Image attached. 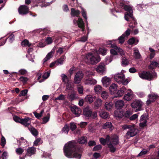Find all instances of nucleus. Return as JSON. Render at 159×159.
<instances>
[{
    "label": "nucleus",
    "instance_id": "1",
    "mask_svg": "<svg viewBox=\"0 0 159 159\" xmlns=\"http://www.w3.org/2000/svg\"><path fill=\"white\" fill-rule=\"evenodd\" d=\"M75 145V142L74 141H70L66 144L63 148L64 154L69 158L75 157L80 159L81 155L79 150L76 148Z\"/></svg>",
    "mask_w": 159,
    "mask_h": 159
},
{
    "label": "nucleus",
    "instance_id": "2",
    "mask_svg": "<svg viewBox=\"0 0 159 159\" xmlns=\"http://www.w3.org/2000/svg\"><path fill=\"white\" fill-rule=\"evenodd\" d=\"M110 139V137L109 135H108L105 139L103 138H100V141L101 143L103 145H105L106 143H107V144L111 152H115L116 149L113 144L116 145L118 144V138L116 135H114L111 136V141L109 142Z\"/></svg>",
    "mask_w": 159,
    "mask_h": 159
},
{
    "label": "nucleus",
    "instance_id": "3",
    "mask_svg": "<svg viewBox=\"0 0 159 159\" xmlns=\"http://www.w3.org/2000/svg\"><path fill=\"white\" fill-rule=\"evenodd\" d=\"M84 61L88 64L94 65L100 61L99 57L94 52H90L84 56Z\"/></svg>",
    "mask_w": 159,
    "mask_h": 159
},
{
    "label": "nucleus",
    "instance_id": "4",
    "mask_svg": "<svg viewBox=\"0 0 159 159\" xmlns=\"http://www.w3.org/2000/svg\"><path fill=\"white\" fill-rule=\"evenodd\" d=\"M123 8L125 11H127L125 13L124 18L127 21H129L130 18L134 20V18L133 16V15L132 7L129 5H125L124 6Z\"/></svg>",
    "mask_w": 159,
    "mask_h": 159
},
{
    "label": "nucleus",
    "instance_id": "5",
    "mask_svg": "<svg viewBox=\"0 0 159 159\" xmlns=\"http://www.w3.org/2000/svg\"><path fill=\"white\" fill-rule=\"evenodd\" d=\"M144 104L141 100H136L131 103V106L133 108L136 109V111H138L142 110V107Z\"/></svg>",
    "mask_w": 159,
    "mask_h": 159
},
{
    "label": "nucleus",
    "instance_id": "6",
    "mask_svg": "<svg viewBox=\"0 0 159 159\" xmlns=\"http://www.w3.org/2000/svg\"><path fill=\"white\" fill-rule=\"evenodd\" d=\"M156 73H152V74L148 72H143L139 74V77L143 79L151 80L152 78L156 76Z\"/></svg>",
    "mask_w": 159,
    "mask_h": 159
},
{
    "label": "nucleus",
    "instance_id": "7",
    "mask_svg": "<svg viewBox=\"0 0 159 159\" xmlns=\"http://www.w3.org/2000/svg\"><path fill=\"white\" fill-rule=\"evenodd\" d=\"M84 76L83 73L81 71H79L77 72L75 75L74 78V82L75 84H80Z\"/></svg>",
    "mask_w": 159,
    "mask_h": 159
},
{
    "label": "nucleus",
    "instance_id": "8",
    "mask_svg": "<svg viewBox=\"0 0 159 159\" xmlns=\"http://www.w3.org/2000/svg\"><path fill=\"white\" fill-rule=\"evenodd\" d=\"M134 127L135 126L132 127L127 132L125 136L126 139H129L131 137L134 136L137 134L138 130L135 128Z\"/></svg>",
    "mask_w": 159,
    "mask_h": 159
},
{
    "label": "nucleus",
    "instance_id": "9",
    "mask_svg": "<svg viewBox=\"0 0 159 159\" xmlns=\"http://www.w3.org/2000/svg\"><path fill=\"white\" fill-rule=\"evenodd\" d=\"M105 65L103 63H100L95 68L96 71L99 74H103L106 71Z\"/></svg>",
    "mask_w": 159,
    "mask_h": 159
},
{
    "label": "nucleus",
    "instance_id": "10",
    "mask_svg": "<svg viewBox=\"0 0 159 159\" xmlns=\"http://www.w3.org/2000/svg\"><path fill=\"white\" fill-rule=\"evenodd\" d=\"M112 41V40H109V41L110 43H111ZM107 44H110V43H108ZM110 47L111 48L115 49L119 53L120 55H121L122 57H123V56H124L125 55V51L120 47H117L115 44H111Z\"/></svg>",
    "mask_w": 159,
    "mask_h": 159
},
{
    "label": "nucleus",
    "instance_id": "11",
    "mask_svg": "<svg viewBox=\"0 0 159 159\" xmlns=\"http://www.w3.org/2000/svg\"><path fill=\"white\" fill-rule=\"evenodd\" d=\"M84 83L86 85H91L96 84L97 81L93 78L85 77L84 80Z\"/></svg>",
    "mask_w": 159,
    "mask_h": 159
},
{
    "label": "nucleus",
    "instance_id": "12",
    "mask_svg": "<svg viewBox=\"0 0 159 159\" xmlns=\"http://www.w3.org/2000/svg\"><path fill=\"white\" fill-rule=\"evenodd\" d=\"M148 119V117L146 115L143 114L141 116L140 119V127L143 128L146 125L147 121Z\"/></svg>",
    "mask_w": 159,
    "mask_h": 159
},
{
    "label": "nucleus",
    "instance_id": "13",
    "mask_svg": "<svg viewBox=\"0 0 159 159\" xmlns=\"http://www.w3.org/2000/svg\"><path fill=\"white\" fill-rule=\"evenodd\" d=\"M71 110L72 112L76 117L79 116L81 113L82 111L81 109L76 106L71 107Z\"/></svg>",
    "mask_w": 159,
    "mask_h": 159
},
{
    "label": "nucleus",
    "instance_id": "14",
    "mask_svg": "<svg viewBox=\"0 0 159 159\" xmlns=\"http://www.w3.org/2000/svg\"><path fill=\"white\" fill-rule=\"evenodd\" d=\"M124 72V70H122L120 73L116 74L114 75V77L116 81L118 83H120L121 81L125 78V76L123 74Z\"/></svg>",
    "mask_w": 159,
    "mask_h": 159
},
{
    "label": "nucleus",
    "instance_id": "15",
    "mask_svg": "<svg viewBox=\"0 0 159 159\" xmlns=\"http://www.w3.org/2000/svg\"><path fill=\"white\" fill-rule=\"evenodd\" d=\"M19 13L20 15H25L28 12V7L25 5L20 6L18 9Z\"/></svg>",
    "mask_w": 159,
    "mask_h": 159
},
{
    "label": "nucleus",
    "instance_id": "16",
    "mask_svg": "<svg viewBox=\"0 0 159 159\" xmlns=\"http://www.w3.org/2000/svg\"><path fill=\"white\" fill-rule=\"evenodd\" d=\"M73 23L75 24L78 25L80 28L82 29L83 31L84 30V23L81 18L79 17L77 20H74Z\"/></svg>",
    "mask_w": 159,
    "mask_h": 159
},
{
    "label": "nucleus",
    "instance_id": "17",
    "mask_svg": "<svg viewBox=\"0 0 159 159\" xmlns=\"http://www.w3.org/2000/svg\"><path fill=\"white\" fill-rule=\"evenodd\" d=\"M111 81V78L107 76L103 77L102 79V82L103 85L106 87H107L110 84Z\"/></svg>",
    "mask_w": 159,
    "mask_h": 159
},
{
    "label": "nucleus",
    "instance_id": "18",
    "mask_svg": "<svg viewBox=\"0 0 159 159\" xmlns=\"http://www.w3.org/2000/svg\"><path fill=\"white\" fill-rule=\"evenodd\" d=\"M125 102L122 100L117 101L115 103V107L117 109H121L125 105Z\"/></svg>",
    "mask_w": 159,
    "mask_h": 159
},
{
    "label": "nucleus",
    "instance_id": "19",
    "mask_svg": "<svg viewBox=\"0 0 159 159\" xmlns=\"http://www.w3.org/2000/svg\"><path fill=\"white\" fill-rule=\"evenodd\" d=\"M27 151L25 156H27L31 157L32 155L35 154L36 149L33 147H30L27 149Z\"/></svg>",
    "mask_w": 159,
    "mask_h": 159
},
{
    "label": "nucleus",
    "instance_id": "20",
    "mask_svg": "<svg viewBox=\"0 0 159 159\" xmlns=\"http://www.w3.org/2000/svg\"><path fill=\"white\" fill-rule=\"evenodd\" d=\"M117 87V85L115 84H112L110 85L109 89L111 94H113L116 92Z\"/></svg>",
    "mask_w": 159,
    "mask_h": 159
},
{
    "label": "nucleus",
    "instance_id": "21",
    "mask_svg": "<svg viewBox=\"0 0 159 159\" xmlns=\"http://www.w3.org/2000/svg\"><path fill=\"white\" fill-rule=\"evenodd\" d=\"M92 112V110L91 108L87 107L84 109L83 113L85 116L89 117L91 116Z\"/></svg>",
    "mask_w": 159,
    "mask_h": 159
},
{
    "label": "nucleus",
    "instance_id": "22",
    "mask_svg": "<svg viewBox=\"0 0 159 159\" xmlns=\"http://www.w3.org/2000/svg\"><path fill=\"white\" fill-rule=\"evenodd\" d=\"M126 90V89L125 87L123 86L118 91L116 94V97H120L122 96L125 92Z\"/></svg>",
    "mask_w": 159,
    "mask_h": 159
},
{
    "label": "nucleus",
    "instance_id": "23",
    "mask_svg": "<svg viewBox=\"0 0 159 159\" xmlns=\"http://www.w3.org/2000/svg\"><path fill=\"white\" fill-rule=\"evenodd\" d=\"M99 115L103 119H107L109 118V116L108 113L103 110H101L99 111Z\"/></svg>",
    "mask_w": 159,
    "mask_h": 159
},
{
    "label": "nucleus",
    "instance_id": "24",
    "mask_svg": "<svg viewBox=\"0 0 159 159\" xmlns=\"http://www.w3.org/2000/svg\"><path fill=\"white\" fill-rule=\"evenodd\" d=\"M95 98V96H93L91 95H88L85 98V101L89 103H91L93 101V99Z\"/></svg>",
    "mask_w": 159,
    "mask_h": 159
},
{
    "label": "nucleus",
    "instance_id": "25",
    "mask_svg": "<svg viewBox=\"0 0 159 159\" xmlns=\"http://www.w3.org/2000/svg\"><path fill=\"white\" fill-rule=\"evenodd\" d=\"M20 123L25 126L29 125L30 123V119L28 117H26L24 119H22Z\"/></svg>",
    "mask_w": 159,
    "mask_h": 159
},
{
    "label": "nucleus",
    "instance_id": "26",
    "mask_svg": "<svg viewBox=\"0 0 159 159\" xmlns=\"http://www.w3.org/2000/svg\"><path fill=\"white\" fill-rule=\"evenodd\" d=\"M124 116V113L123 111L116 110L114 111V116L116 117L121 118Z\"/></svg>",
    "mask_w": 159,
    "mask_h": 159
},
{
    "label": "nucleus",
    "instance_id": "27",
    "mask_svg": "<svg viewBox=\"0 0 159 159\" xmlns=\"http://www.w3.org/2000/svg\"><path fill=\"white\" fill-rule=\"evenodd\" d=\"M102 100L100 98H98L94 102V106L98 109L102 106Z\"/></svg>",
    "mask_w": 159,
    "mask_h": 159
},
{
    "label": "nucleus",
    "instance_id": "28",
    "mask_svg": "<svg viewBox=\"0 0 159 159\" xmlns=\"http://www.w3.org/2000/svg\"><path fill=\"white\" fill-rule=\"evenodd\" d=\"M95 93L96 94L100 93L102 90V87L99 85H96L94 88Z\"/></svg>",
    "mask_w": 159,
    "mask_h": 159
},
{
    "label": "nucleus",
    "instance_id": "29",
    "mask_svg": "<svg viewBox=\"0 0 159 159\" xmlns=\"http://www.w3.org/2000/svg\"><path fill=\"white\" fill-rule=\"evenodd\" d=\"M134 56L136 59H139L141 57V55L139 51L137 48H134Z\"/></svg>",
    "mask_w": 159,
    "mask_h": 159
},
{
    "label": "nucleus",
    "instance_id": "30",
    "mask_svg": "<svg viewBox=\"0 0 159 159\" xmlns=\"http://www.w3.org/2000/svg\"><path fill=\"white\" fill-rule=\"evenodd\" d=\"M102 128L104 129L108 128L109 129L112 130L113 129V126L112 124L110 122H108L105 123L102 126Z\"/></svg>",
    "mask_w": 159,
    "mask_h": 159
},
{
    "label": "nucleus",
    "instance_id": "31",
    "mask_svg": "<svg viewBox=\"0 0 159 159\" xmlns=\"http://www.w3.org/2000/svg\"><path fill=\"white\" fill-rule=\"evenodd\" d=\"M80 13V11L79 10H75L73 8H71V15L72 16H78Z\"/></svg>",
    "mask_w": 159,
    "mask_h": 159
},
{
    "label": "nucleus",
    "instance_id": "32",
    "mask_svg": "<svg viewBox=\"0 0 159 159\" xmlns=\"http://www.w3.org/2000/svg\"><path fill=\"white\" fill-rule=\"evenodd\" d=\"M53 53L52 51L48 53L46 57L43 60V63L44 64L48 60H49L53 56Z\"/></svg>",
    "mask_w": 159,
    "mask_h": 159
},
{
    "label": "nucleus",
    "instance_id": "33",
    "mask_svg": "<svg viewBox=\"0 0 159 159\" xmlns=\"http://www.w3.org/2000/svg\"><path fill=\"white\" fill-rule=\"evenodd\" d=\"M113 104L111 102H107L105 104V109L108 111H110L112 108Z\"/></svg>",
    "mask_w": 159,
    "mask_h": 159
},
{
    "label": "nucleus",
    "instance_id": "34",
    "mask_svg": "<svg viewBox=\"0 0 159 159\" xmlns=\"http://www.w3.org/2000/svg\"><path fill=\"white\" fill-rule=\"evenodd\" d=\"M133 95L131 94L130 93H128L125 94L123 97L124 100H126L127 101H129L132 99V95Z\"/></svg>",
    "mask_w": 159,
    "mask_h": 159
},
{
    "label": "nucleus",
    "instance_id": "35",
    "mask_svg": "<svg viewBox=\"0 0 159 159\" xmlns=\"http://www.w3.org/2000/svg\"><path fill=\"white\" fill-rule=\"evenodd\" d=\"M28 129L33 135L36 136L38 135V132L36 129L32 127H28Z\"/></svg>",
    "mask_w": 159,
    "mask_h": 159
},
{
    "label": "nucleus",
    "instance_id": "36",
    "mask_svg": "<svg viewBox=\"0 0 159 159\" xmlns=\"http://www.w3.org/2000/svg\"><path fill=\"white\" fill-rule=\"evenodd\" d=\"M65 59L64 57L62 56L61 57L60 59H57L56 61L57 63V65H62Z\"/></svg>",
    "mask_w": 159,
    "mask_h": 159
},
{
    "label": "nucleus",
    "instance_id": "37",
    "mask_svg": "<svg viewBox=\"0 0 159 159\" xmlns=\"http://www.w3.org/2000/svg\"><path fill=\"white\" fill-rule=\"evenodd\" d=\"M122 65L123 66H126L129 64V61L126 57H124L122 60Z\"/></svg>",
    "mask_w": 159,
    "mask_h": 159
},
{
    "label": "nucleus",
    "instance_id": "38",
    "mask_svg": "<svg viewBox=\"0 0 159 159\" xmlns=\"http://www.w3.org/2000/svg\"><path fill=\"white\" fill-rule=\"evenodd\" d=\"M148 97L149 98H150L152 100V102H154L158 98V96L157 94L153 93L148 95Z\"/></svg>",
    "mask_w": 159,
    "mask_h": 159
},
{
    "label": "nucleus",
    "instance_id": "39",
    "mask_svg": "<svg viewBox=\"0 0 159 159\" xmlns=\"http://www.w3.org/2000/svg\"><path fill=\"white\" fill-rule=\"evenodd\" d=\"M77 89L78 93L80 94H82L84 91L83 86L79 84L77 86Z\"/></svg>",
    "mask_w": 159,
    "mask_h": 159
},
{
    "label": "nucleus",
    "instance_id": "40",
    "mask_svg": "<svg viewBox=\"0 0 159 159\" xmlns=\"http://www.w3.org/2000/svg\"><path fill=\"white\" fill-rule=\"evenodd\" d=\"M24 149L21 147L16 148V152L17 155H21L24 152Z\"/></svg>",
    "mask_w": 159,
    "mask_h": 159
},
{
    "label": "nucleus",
    "instance_id": "41",
    "mask_svg": "<svg viewBox=\"0 0 159 159\" xmlns=\"http://www.w3.org/2000/svg\"><path fill=\"white\" fill-rule=\"evenodd\" d=\"M21 44L23 46L30 47L31 44L29 42L28 40L25 39L22 42Z\"/></svg>",
    "mask_w": 159,
    "mask_h": 159
},
{
    "label": "nucleus",
    "instance_id": "42",
    "mask_svg": "<svg viewBox=\"0 0 159 159\" xmlns=\"http://www.w3.org/2000/svg\"><path fill=\"white\" fill-rule=\"evenodd\" d=\"M78 142L80 144L85 143L87 142L86 138L84 137H82L78 139Z\"/></svg>",
    "mask_w": 159,
    "mask_h": 159
},
{
    "label": "nucleus",
    "instance_id": "43",
    "mask_svg": "<svg viewBox=\"0 0 159 159\" xmlns=\"http://www.w3.org/2000/svg\"><path fill=\"white\" fill-rule=\"evenodd\" d=\"M74 85L70 81L67 82L66 86V89L68 90H72L73 88Z\"/></svg>",
    "mask_w": 159,
    "mask_h": 159
},
{
    "label": "nucleus",
    "instance_id": "44",
    "mask_svg": "<svg viewBox=\"0 0 159 159\" xmlns=\"http://www.w3.org/2000/svg\"><path fill=\"white\" fill-rule=\"evenodd\" d=\"M17 143H19V146L21 145V143H24V145H25L27 143L26 140L23 137H21L20 140L17 139Z\"/></svg>",
    "mask_w": 159,
    "mask_h": 159
},
{
    "label": "nucleus",
    "instance_id": "45",
    "mask_svg": "<svg viewBox=\"0 0 159 159\" xmlns=\"http://www.w3.org/2000/svg\"><path fill=\"white\" fill-rule=\"evenodd\" d=\"M159 64V60L157 61H153L151 63L150 66L152 69L157 67Z\"/></svg>",
    "mask_w": 159,
    "mask_h": 159
},
{
    "label": "nucleus",
    "instance_id": "46",
    "mask_svg": "<svg viewBox=\"0 0 159 159\" xmlns=\"http://www.w3.org/2000/svg\"><path fill=\"white\" fill-rule=\"evenodd\" d=\"M1 136L2 138H1L0 144L3 147H4L6 143V140L5 137L3 135H1Z\"/></svg>",
    "mask_w": 159,
    "mask_h": 159
},
{
    "label": "nucleus",
    "instance_id": "47",
    "mask_svg": "<svg viewBox=\"0 0 159 159\" xmlns=\"http://www.w3.org/2000/svg\"><path fill=\"white\" fill-rule=\"evenodd\" d=\"M107 50L104 48H101L99 50V53L102 55H105L106 54Z\"/></svg>",
    "mask_w": 159,
    "mask_h": 159
},
{
    "label": "nucleus",
    "instance_id": "48",
    "mask_svg": "<svg viewBox=\"0 0 159 159\" xmlns=\"http://www.w3.org/2000/svg\"><path fill=\"white\" fill-rule=\"evenodd\" d=\"M43 112L44 111L42 110L41 111L40 113H39L36 112H34V114L36 117L39 119L42 116Z\"/></svg>",
    "mask_w": 159,
    "mask_h": 159
},
{
    "label": "nucleus",
    "instance_id": "49",
    "mask_svg": "<svg viewBox=\"0 0 159 159\" xmlns=\"http://www.w3.org/2000/svg\"><path fill=\"white\" fill-rule=\"evenodd\" d=\"M82 16L85 19V22L86 24L88 25V22L87 20V17L86 16V11L84 10V9H82Z\"/></svg>",
    "mask_w": 159,
    "mask_h": 159
},
{
    "label": "nucleus",
    "instance_id": "50",
    "mask_svg": "<svg viewBox=\"0 0 159 159\" xmlns=\"http://www.w3.org/2000/svg\"><path fill=\"white\" fill-rule=\"evenodd\" d=\"M125 34H123L121 36L118 38L119 43L120 44L123 43L125 40Z\"/></svg>",
    "mask_w": 159,
    "mask_h": 159
},
{
    "label": "nucleus",
    "instance_id": "51",
    "mask_svg": "<svg viewBox=\"0 0 159 159\" xmlns=\"http://www.w3.org/2000/svg\"><path fill=\"white\" fill-rule=\"evenodd\" d=\"M61 76L62 77V79L63 81L65 83H66V82H68L70 81L69 79L67 77V76L66 75L64 74H62L61 75Z\"/></svg>",
    "mask_w": 159,
    "mask_h": 159
},
{
    "label": "nucleus",
    "instance_id": "52",
    "mask_svg": "<svg viewBox=\"0 0 159 159\" xmlns=\"http://www.w3.org/2000/svg\"><path fill=\"white\" fill-rule=\"evenodd\" d=\"M101 96L102 98L106 99L108 97V93L105 91H103L101 93Z\"/></svg>",
    "mask_w": 159,
    "mask_h": 159
},
{
    "label": "nucleus",
    "instance_id": "53",
    "mask_svg": "<svg viewBox=\"0 0 159 159\" xmlns=\"http://www.w3.org/2000/svg\"><path fill=\"white\" fill-rule=\"evenodd\" d=\"M62 131L63 133L65 134H68L69 131V128L68 126L67 125H65L64 127L62 128Z\"/></svg>",
    "mask_w": 159,
    "mask_h": 159
},
{
    "label": "nucleus",
    "instance_id": "54",
    "mask_svg": "<svg viewBox=\"0 0 159 159\" xmlns=\"http://www.w3.org/2000/svg\"><path fill=\"white\" fill-rule=\"evenodd\" d=\"M85 74V75L87 77L94 76L95 75L94 72L90 70H89L86 71Z\"/></svg>",
    "mask_w": 159,
    "mask_h": 159
},
{
    "label": "nucleus",
    "instance_id": "55",
    "mask_svg": "<svg viewBox=\"0 0 159 159\" xmlns=\"http://www.w3.org/2000/svg\"><path fill=\"white\" fill-rule=\"evenodd\" d=\"M134 125L133 124L132 125H125L122 126V128L124 129H130L132 127L134 126Z\"/></svg>",
    "mask_w": 159,
    "mask_h": 159
},
{
    "label": "nucleus",
    "instance_id": "56",
    "mask_svg": "<svg viewBox=\"0 0 159 159\" xmlns=\"http://www.w3.org/2000/svg\"><path fill=\"white\" fill-rule=\"evenodd\" d=\"M50 72L51 71L49 70L44 73L43 76V78L45 79H47L49 76Z\"/></svg>",
    "mask_w": 159,
    "mask_h": 159
},
{
    "label": "nucleus",
    "instance_id": "57",
    "mask_svg": "<svg viewBox=\"0 0 159 159\" xmlns=\"http://www.w3.org/2000/svg\"><path fill=\"white\" fill-rule=\"evenodd\" d=\"M50 115L49 114H48V116H47L44 117L43 118V123L45 124L49 120Z\"/></svg>",
    "mask_w": 159,
    "mask_h": 159
},
{
    "label": "nucleus",
    "instance_id": "58",
    "mask_svg": "<svg viewBox=\"0 0 159 159\" xmlns=\"http://www.w3.org/2000/svg\"><path fill=\"white\" fill-rule=\"evenodd\" d=\"M148 152V151L146 150H143L138 154V156L142 157L143 155H145Z\"/></svg>",
    "mask_w": 159,
    "mask_h": 159
},
{
    "label": "nucleus",
    "instance_id": "59",
    "mask_svg": "<svg viewBox=\"0 0 159 159\" xmlns=\"http://www.w3.org/2000/svg\"><path fill=\"white\" fill-rule=\"evenodd\" d=\"M27 73V70L24 69L20 70L19 71V74L20 75H24Z\"/></svg>",
    "mask_w": 159,
    "mask_h": 159
},
{
    "label": "nucleus",
    "instance_id": "60",
    "mask_svg": "<svg viewBox=\"0 0 159 159\" xmlns=\"http://www.w3.org/2000/svg\"><path fill=\"white\" fill-rule=\"evenodd\" d=\"M65 96L63 94L60 95L58 97L56 98V100H63L65 99Z\"/></svg>",
    "mask_w": 159,
    "mask_h": 159
},
{
    "label": "nucleus",
    "instance_id": "61",
    "mask_svg": "<svg viewBox=\"0 0 159 159\" xmlns=\"http://www.w3.org/2000/svg\"><path fill=\"white\" fill-rule=\"evenodd\" d=\"M27 92H28L27 90L25 89V90H22L20 92V93L19 94V96H24L27 94Z\"/></svg>",
    "mask_w": 159,
    "mask_h": 159
},
{
    "label": "nucleus",
    "instance_id": "62",
    "mask_svg": "<svg viewBox=\"0 0 159 159\" xmlns=\"http://www.w3.org/2000/svg\"><path fill=\"white\" fill-rule=\"evenodd\" d=\"M112 61V58L111 56L107 57L106 58V61L107 64L111 62Z\"/></svg>",
    "mask_w": 159,
    "mask_h": 159
},
{
    "label": "nucleus",
    "instance_id": "63",
    "mask_svg": "<svg viewBox=\"0 0 159 159\" xmlns=\"http://www.w3.org/2000/svg\"><path fill=\"white\" fill-rule=\"evenodd\" d=\"M129 81L127 79H125V78L123 79V80L121 81L120 83H122L124 85H126L129 83Z\"/></svg>",
    "mask_w": 159,
    "mask_h": 159
},
{
    "label": "nucleus",
    "instance_id": "64",
    "mask_svg": "<svg viewBox=\"0 0 159 159\" xmlns=\"http://www.w3.org/2000/svg\"><path fill=\"white\" fill-rule=\"evenodd\" d=\"M19 80L23 83H25L28 81V79L27 77L21 76L19 78Z\"/></svg>",
    "mask_w": 159,
    "mask_h": 159
}]
</instances>
